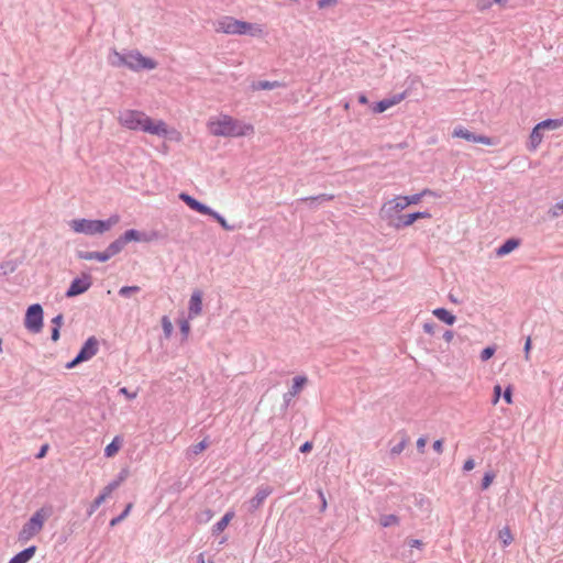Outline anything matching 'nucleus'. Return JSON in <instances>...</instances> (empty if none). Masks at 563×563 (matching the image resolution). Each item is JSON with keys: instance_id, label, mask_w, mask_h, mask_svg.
I'll return each mask as SVG.
<instances>
[{"instance_id": "f257e3e1", "label": "nucleus", "mask_w": 563, "mask_h": 563, "mask_svg": "<svg viewBox=\"0 0 563 563\" xmlns=\"http://www.w3.org/2000/svg\"><path fill=\"white\" fill-rule=\"evenodd\" d=\"M119 123L133 131H142L152 135L167 136L169 130L162 120H152L147 114L137 110H123L118 115Z\"/></svg>"}, {"instance_id": "f03ea898", "label": "nucleus", "mask_w": 563, "mask_h": 563, "mask_svg": "<svg viewBox=\"0 0 563 563\" xmlns=\"http://www.w3.org/2000/svg\"><path fill=\"white\" fill-rule=\"evenodd\" d=\"M209 131L214 136L238 137L253 131L252 125L245 124L230 115L221 114L208 122Z\"/></svg>"}, {"instance_id": "7ed1b4c3", "label": "nucleus", "mask_w": 563, "mask_h": 563, "mask_svg": "<svg viewBox=\"0 0 563 563\" xmlns=\"http://www.w3.org/2000/svg\"><path fill=\"white\" fill-rule=\"evenodd\" d=\"M214 30L218 33L230 35H244L261 36L263 29L258 24L236 20L232 16H222L214 23Z\"/></svg>"}, {"instance_id": "20e7f679", "label": "nucleus", "mask_w": 563, "mask_h": 563, "mask_svg": "<svg viewBox=\"0 0 563 563\" xmlns=\"http://www.w3.org/2000/svg\"><path fill=\"white\" fill-rule=\"evenodd\" d=\"M118 222H119V217L111 216L107 220L75 219L69 222V227L76 233H82L86 235H95V234H102V233L109 231Z\"/></svg>"}, {"instance_id": "39448f33", "label": "nucleus", "mask_w": 563, "mask_h": 563, "mask_svg": "<svg viewBox=\"0 0 563 563\" xmlns=\"http://www.w3.org/2000/svg\"><path fill=\"white\" fill-rule=\"evenodd\" d=\"M52 512V507H42L36 510L29 521L23 525L18 540L24 543L35 537L43 529L45 521L51 517Z\"/></svg>"}, {"instance_id": "423d86ee", "label": "nucleus", "mask_w": 563, "mask_h": 563, "mask_svg": "<svg viewBox=\"0 0 563 563\" xmlns=\"http://www.w3.org/2000/svg\"><path fill=\"white\" fill-rule=\"evenodd\" d=\"M408 207L406 198L404 196H397L394 199L386 201L380 208L379 214L384 220H388L390 224L396 221L400 212Z\"/></svg>"}, {"instance_id": "0eeeda50", "label": "nucleus", "mask_w": 563, "mask_h": 563, "mask_svg": "<svg viewBox=\"0 0 563 563\" xmlns=\"http://www.w3.org/2000/svg\"><path fill=\"white\" fill-rule=\"evenodd\" d=\"M156 66L157 63L154 59L143 56L139 51L126 52V67L133 71L152 70Z\"/></svg>"}, {"instance_id": "6e6552de", "label": "nucleus", "mask_w": 563, "mask_h": 563, "mask_svg": "<svg viewBox=\"0 0 563 563\" xmlns=\"http://www.w3.org/2000/svg\"><path fill=\"white\" fill-rule=\"evenodd\" d=\"M24 327L33 332L38 333L43 328V308L38 303L31 305L25 313Z\"/></svg>"}, {"instance_id": "1a4fd4ad", "label": "nucleus", "mask_w": 563, "mask_h": 563, "mask_svg": "<svg viewBox=\"0 0 563 563\" xmlns=\"http://www.w3.org/2000/svg\"><path fill=\"white\" fill-rule=\"evenodd\" d=\"M431 218V214L428 211H418L409 214H401L398 216L396 221H393V227L396 229H402L410 227L415 223V221L419 219H429Z\"/></svg>"}, {"instance_id": "9d476101", "label": "nucleus", "mask_w": 563, "mask_h": 563, "mask_svg": "<svg viewBox=\"0 0 563 563\" xmlns=\"http://www.w3.org/2000/svg\"><path fill=\"white\" fill-rule=\"evenodd\" d=\"M272 493L273 488L269 485L257 487L255 496L247 501V510L250 512L257 510Z\"/></svg>"}, {"instance_id": "9b49d317", "label": "nucleus", "mask_w": 563, "mask_h": 563, "mask_svg": "<svg viewBox=\"0 0 563 563\" xmlns=\"http://www.w3.org/2000/svg\"><path fill=\"white\" fill-rule=\"evenodd\" d=\"M99 350V342L95 336H90L81 346L77 354V362H85L93 357Z\"/></svg>"}, {"instance_id": "f8f14e48", "label": "nucleus", "mask_w": 563, "mask_h": 563, "mask_svg": "<svg viewBox=\"0 0 563 563\" xmlns=\"http://www.w3.org/2000/svg\"><path fill=\"white\" fill-rule=\"evenodd\" d=\"M307 382L308 379L306 376L294 377L290 389L283 396V406L285 408H287L291 404L292 398L296 397L302 390Z\"/></svg>"}, {"instance_id": "ddd939ff", "label": "nucleus", "mask_w": 563, "mask_h": 563, "mask_svg": "<svg viewBox=\"0 0 563 563\" xmlns=\"http://www.w3.org/2000/svg\"><path fill=\"white\" fill-rule=\"evenodd\" d=\"M91 286V277L84 276L82 278H75L66 291V297L71 298L86 292Z\"/></svg>"}, {"instance_id": "4468645a", "label": "nucleus", "mask_w": 563, "mask_h": 563, "mask_svg": "<svg viewBox=\"0 0 563 563\" xmlns=\"http://www.w3.org/2000/svg\"><path fill=\"white\" fill-rule=\"evenodd\" d=\"M453 136L462 137L468 142H473V143H481V144H485V145L493 144V142L489 137H487L485 135H477L464 128H455L453 131Z\"/></svg>"}, {"instance_id": "2eb2a0df", "label": "nucleus", "mask_w": 563, "mask_h": 563, "mask_svg": "<svg viewBox=\"0 0 563 563\" xmlns=\"http://www.w3.org/2000/svg\"><path fill=\"white\" fill-rule=\"evenodd\" d=\"M188 316L190 319L199 316L202 310V292L195 290L189 300Z\"/></svg>"}, {"instance_id": "dca6fc26", "label": "nucleus", "mask_w": 563, "mask_h": 563, "mask_svg": "<svg viewBox=\"0 0 563 563\" xmlns=\"http://www.w3.org/2000/svg\"><path fill=\"white\" fill-rule=\"evenodd\" d=\"M179 199L184 201L190 209L199 213L207 214L208 212H210V207L201 203L200 201H198L197 199H195L194 197L186 192H181L179 195Z\"/></svg>"}, {"instance_id": "f3484780", "label": "nucleus", "mask_w": 563, "mask_h": 563, "mask_svg": "<svg viewBox=\"0 0 563 563\" xmlns=\"http://www.w3.org/2000/svg\"><path fill=\"white\" fill-rule=\"evenodd\" d=\"M402 99H404V93L394 96L393 98L383 99V100L378 101L377 103H375V106L373 107V111L375 113H383L387 109L399 103Z\"/></svg>"}, {"instance_id": "a211bd4d", "label": "nucleus", "mask_w": 563, "mask_h": 563, "mask_svg": "<svg viewBox=\"0 0 563 563\" xmlns=\"http://www.w3.org/2000/svg\"><path fill=\"white\" fill-rule=\"evenodd\" d=\"M121 238H122V241L124 242V244H126L129 242H148V241H151V238L146 233L140 232L134 229H130V230L125 231L121 235Z\"/></svg>"}, {"instance_id": "6ab92c4d", "label": "nucleus", "mask_w": 563, "mask_h": 563, "mask_svg": "<svg viewBox=\"0 0 563 563\" xmlns=\"http://www.w3.org/2000/svg\"><path fill=\"white\" fill-rule=\"evenodd\" d=\"M77 257L85 261H99V262H107L109 261V254L103 252H89V251H78Z\"/></svg>"}, {"instance_id": "aec40b11", "label": "nucleus", "mask_w": 563, "mask_h": 563, "mask_svg": "<svg viewBox=\"0 0 563 563\" xmlns=\"http://www.w3.org/2000/svg\"><path fill=\"white\" fill-rule=\"evenodd\" d=\"M35 552H36V547L31 545V547L24 549L23 551L19 552L18 554H15L9 561V563H27L34 556Z\"/></svg>"}, {"instance_id": "412c9836", "label": "nucleus", "mask_w": 563, "mask_h": 563, "mask_svg": "<svg viewBox=\"0 0 563 563\" xmlns=\"http://www.w3.org/2000/svg\"><path fill=\"white\" fill-rule=\"evenodd\" d=\"M108 63L113 67H126V53L112 49L108 56Z\"/></svg>"}, {"instance_id": "4be33fe9", "label": "nucleus", "mask_w": 563, "mask_h": 563, "mask_svg": "<svg viewBox=\"0 0 563 563\" xmlns=\"http://www.w3.org/2000/svg\"><path fill=\"white\" fill-rule=\"evenodd\" d=\"M519 245V240L517 239H508L505 241L497 250L496 254L499 257H503L509 253H511Z\"/></svg>"}, {"instance_id": "5701e85b", "label": "nucleus", "mask_w": 563, "mask_h": 563, "mask_svg": "<svg viewBox=\"0 0 563 563\" xmlns=\"http://www.w3.org/2000/svg\"><path fill=\"white\" fill-rule=\"evenodd\" d=\"M432 313L439 320H441L442 322L450 324V325H452L456 320L455 316H453L450 311H448L444 308H437L433 310Z\"/></svg>"}, {"instance_id": "b1692460", "label": "nucleus", "mask_w": 563, "mask_h": 563, "mask_svg": "<svg viewBox=\"0 0 563 563\" xmlns=\"http://www.w3.org/2000/svg\"><path fill=\"white\" fill-rule=\"evenodd\" d=\"M282 87L279 81H269V80H260L252 84L251 88L253 90H272L275 88Z\"/></svg>"}, {"instance_id": "393cba45", "label": "nucleus", "mask_w": 563, "mask_h": 563, "mask_svg": "<svg viewBox=\"0 0 563 563\" xmlns=\"http://www.w3.org/2000/svg\"><path fill=\"white\" fill-rule=\"evenodd\" d=\"M125 246L122 238L120 236L115 241L111 242L108 247L104 250L107 254H109V260L114 255L119 254L123 247Z\"/></svg>"}, {"instance_id": "a878e982", "label": "nucleus", "mask_w": 563, "mask_h": 563, "mask_svg": "<svg viewBox=\"0 0 563 563\" xmlns=\"http://www.w3.org/2000/svg\"><path fill=\"white\" fill-rule=\"evenodd\" d=\"M542 137H543V130L541 128H539V125L537 124L530 134V146L532 150L537 148V146L541 143Z\"/></svg>"}, {"instance_id": "bb28decb", "label": "nucleus", "mask_w": 563, "mask_h": 563, "mask_svg": "<svg viewBox=\"0 0 563 563\" xmlns=\"http://www.w3.org/2000/svg\"><path fill=\"white\" fill-rule=\"evenodd\" d=\"M121 439L119 437H115L111 443H109L106 449H104V455L107 457H111L113 456L114 454L118 453V451L120 450L121 448Z\"/></svg>"}, {"instance_id": "cd10ccee", "label": "nucleus", "mask_w": 563, "mask_h": 563, "mask_svg": "<svg viewBox=\"0 0 563 563\" xmlns=\"http://www.w3.org/2000/svg\"><path fill=\"white\" fill-rule=\"evenodd\" d=\"M428 195H432V191L430 189H424L421 192L411 196H404V198H406V203L410 206L418 205L421 201V199Z\"/></svg>"}, {"instance_id": "c85d7f7f", "label": "nucleus", "mask_w": 563, "mask_h": 563, "mask_svg": "<svg viewBox=\"0 0 563 563\" xmlns=\"http://www.w3.org/2000/svg\"><path fill=\"white\" fill-rule=\"evenodd\" d=\"M233 518V512H227L213 527V532H222Z\"/></svg>"}, {"instance_id": "c756f323", "label": "nucleus", "mask_w": 563, "mask_h": 563, "mask_svg": "<svg viewBox=\"0 0 563 563\" xmlns=\"http://www.w3.org/2000/svg\"><path fill=\"white\" fill-rule=\"evenodd\" d=\"M207 216L212 217L227 231H233L235 229L233 225H230L220 213L212 210L211 208L210 212H208Z\"/></svg>"}, {"instance_id": "7c9ffc66", "label": "nucleus", "mask_w": 563, "mask_h": 563, "mask_svg": "<svg viewBox=\"0 0 563 563\" xmlns=\"http://www.w3.org/2000/svg\"><path fill=\"white\" fill-rule=\"evenodd\" d=\"M334 198L333 195H328V194H321L319 196H316V197H307V198H302L300 199L301 201L303 202H309L310 206H313L314 202H324V201H330Z\"/></svg>"}, {"instance_id": "2f4dec72", "label": "nucleus", "mask_w": 563, "mask_h": 563, "mask_svg": "<svg viewBox=\"0 0 563 563\" xmlns=\"http://www.w3.org/2000/svg\"><path fill=\"white\" fill-rule=\"evenodd\" d=\"M498 538L505 547L509 545L514 540L510 529L508 527H505L499 531Z\"/></svg>"}, {"instance_id": "473e14b6", "label": "nucleus", "mask_w": 563, "mask_h": 563, "mask_svg": "<svg viewBox=\"0 0 563 563\" xmlns=\"http://www.w3.org/2000/svg\"><path fill=\"white\" fill-rule=\"evenodd\" d=\"M398 522L399 519L395 515H383L379 519V523L385 528L398 525Z\"/></svg>"}, {"instance_id": "72a5a7b5", "label": "nucleus", "mask_w": 563, "mask_h": 563, "mask_svg": "<svg viewBox=\"0 0 563 563\" xmlns=\"http://www.w3.org/2000/svg\"><path fill=\"white\" fill-rule=\"evenodd\" d=\"M131 509H132V504H128L125 509L118 517L111 519L110 526L114 527V526L119 525L121 521H123L129 516Z\"/></svg>"}, {"instance_id": "f704fd0d", "label": "nucleus", "mask_w": 563, "mask_h": 563, "mask_svg": "<svg viewBox=\"0 0 563 563\" xmlns=\"http://www.w3.org/2000/svg\"><path fill=\"white\" fill-rule=\"evenodd\" d=\"M120 485V481H113L110 484H108L102 493L99 495V497H103V501L112 494L114 489H117Z\"/></svg>"}, {"instance_id": "c9c22d12", "label": "nucleus", "mask_w": 563, "mask_h": 563, "mask_svg": "<svg viewBox=\"0 0 563 563\" xmlns=\"http://www.w3.org/2000/svg\"><path fill=\"white\" fill-rule=\"evenodd\" d=\"M538 125L543 131H545V130H554V129L559 128L560 123L556 120L548 119V120L541 121L540 123H538Z\"/></svg>"}, {"instance_id": "e433bc0d", "label": "nucleus", "mask_w": 563, "mask_h": 563, "mask_svg": "<svg viewBox=\"0 0 563 563\" xmlns=\"http://www.w3.org/2000/svg\"><path fill=\"white\" fill-rule=\"evenodd\" d=\"M15 268H16V265L13 262H11V261L4 262V263L0 264V275L11 274L15 271Z\"/></svg>"}, {"instance_id": "4c0bfd02", "label": "nucleus", "mask_w": 563, "mask_h": 563, "mask_svg": "<svg viewBox=\"0 0 563 563\" xmlns=\"http://www.w3.org/2000/svg\"><path fill=\"white\" fill-rule=\"evenodd\" d=\"M140 291L139 286H123L119 290V295L121 297H130L132 294H136Z\"/></svg>"}, {"instance_id": "58836bf2", "label": "nucleus", "mask_w": 563, "mask_h": 563, "mask_svg": "<svg viewBox=\"0 0 563 563\" xmlns=\"http://www.w3.org/2000/svg\"><path fill=\"white\" fill-rule=\"evenodd\" d=\"M494 478H495V474L493 472H486L482 479V484H481L482 489L483 490L487 489L492 485Z\"/></svg>"}, {"instance_id": "ea45409f", "label": "nucleus", "mask_w": 563, "mask_h": 563, "mask_svg": "<svg viewBox=\"0 0 563 563\" xmlns=\"http://www.w3.org/2000/svg\"><path fill=\"white\" fill-rule=\"evenodd\" d=\"M549 214L551 218H559L563 214V200L560 202H556L550 210Z\"/></svg>"}, {"instance_id": "a19ab883", "label": "nucleus", "mask_w": 563, "mask_h": 563, "mask_svg": "<svg viewBox=\"0 0 563 563\" xmlns=\"http://www.w3.org/2000/svg\"><path fill=\"white\" fill-rule=\"evenodd\" d=\"M407 443H408V439L406 437H404L399 443H397L396 445H394L391 448L390 453L393 455L400 454L404 451V449L406 448Z\"/></svg>"}, {"instance_id": "79ce46f5", "label": "nucleus", "mask_w": 563, "mask_h": 563, "mask_svg": "<svg viewBox=\"0 0 563 563\" xmlns=\"http://www.w3.org/2000/svg\"><path fill=\"white\" fill-rule=\"evenodd\" d=\"M208 445H209V443L205 439L190 448L191 453L197 455V454L201 453L202 451H205L208 448Z\"/></svg>"}, {"instance_id": "37998d69", "label": "nucleus", "mask_w": 563, "mask_h": 563, "mask_svg": "<svg viewBox=\"0 0 563 563\" xmlns=\"http://www.w3.org/2000/svg\"><path fill=\"white\" fill-rule=\"evenodd\" d=\"M496 349L494 346H487L481 352V360L483 362L488 361L494 354Z\"/></svg>"}, {"instance_id": "c03bdc74", "label": "nucleus", "mask_w": 563, "mask_h": 563, "mask_svg": "<svg viewBox=\"0 0 563 563\" xmlns=\"http://www.w3.org/2000/svg\"><path fill=\"white\" fill-rule=\"evenodd\" d=\"M103 503V497L98 496L90 505L87 511L88 516L90 517Z\"/></svg>"}, {"instance_id": "a18cd8bd", "label": "nucleus", "mask_w": 563, "mask_h": 563, "mask_svg": "<svg viewBox=\"0 0 563 563\" xmlns=\"http://www.w3.org/2000/svg\"><path fill=\"white\" fill-rule=\"evenodd\" d=\"M179 327H180L181 334L186 339L188 336V334H189V331H190V324H189L188 320H181L179 322Z\"/></svg>"}, {"instance_id": "49530a36", "label": "nucleus", "mask_w": 563, "mask_h": 563, "mask_svg": "<svg viewBox=\"0 0 563 563\" xmlns=\"http://www.w3.org/2000/svg\"><path fill=\"white\" fill-rule=\"evenodd\" d=\"M163 329L167 336L172 333L173 325H172L170 321L167 319V317L163 318Z\"/></svg>"}, {"instance_id": "de8ad7c7", "label": "nucleus", "mask_w": 563, "mask_h": 563, "mask_svg": "<svg viewBox=\"0 0 563 563\" xmlns=\"http://www.w3.org/2000/svg\"><path fill=\"white\" fill-rule=\"evenodd\" d=\"M493 5V0H478L477 8L484 11Z\"/></svg>"}, {"instance_id": "09e8293b", "label": "nucleus", "mask_w": 563, "mask_h": 563, "mask_svg": "<svg viewBox=\"0 0 563 563\" xmlns=\"http://www.w3.org/2000/svg\"><path fill=\"white\" fill-rule=\"evenodd\" d=\"M336 3V0H319L318 1V8L324 9L330 5H334Z\"/></svg>"}, {"instance_id": "8fccbe9b", "label": "nucleus", "mask_w": 563, "mask_h": 563, "mask_svg": "<svg viewBox=\"0 0 563 563\" xmlns=\"http://www.w3.org/2000/svg\"><path fill=\"white\" fill-rule=\"evenodd\" d=\"M474 467H475V462H474V460H473V459H467V460L464 462L463 471H464V472H470V471H472Z\"/></svg>"}, {"instance_id": "3c124183", "label": "nucleus", "mask_w": 563, "mask_h": 563, "mask_svg": "<svg viewBox=\"0 0 563 563\" xmlns=\"http://www.w3.org/2000/svg\"><path fill=\"white\" fill-rule=\"evenodd\" d=\"M530 350H531V339L530 336L527 338L526 340V343H525V358L528 361L529 360V355H530Z\"/></svg>"}, {"instance_id": "603ef678", "label": "nucleus", "mask_w": 563, "mask_h": 563, "mask_svg": "<svg viewBox=\"0 0 563 563\" xmlns=\"http://www.w3.org/2000/svg\"><path fill=\"white\" fill-rule=\"evenodd\" d=\"M119 393L124 395L128 399H134L136 397V393H130L125 387L120 388Z\"/></svg>"}, {"instance_id": "864d4df0", "label": "nucleus", "mask_w": 563, "mask_h": 563, "mask_svg": "<svg viewBox=\"0 0 563 563\" xmlns=\"http://www.w3.org/2000/svg\"><path fill=\"white\" fill-rule=\"evenodd\" d=\"M500 395H501V387L499 385H496L494 387V399H493V404H497V401L499 400L500 398Z\"/></svg>"}, {"instance_id": "5fc2aeb1", "label": "nucleus", "mask_w": 563, "mask_h": 563, "mask_svg": "<svg viewBox=\"0 0 563 563\" xmlns=\"http://www.w3.org/2000/svg\"><path fill=\"white\" fill-rule=\"evenodd\" d=\"M503 398L507 404L512 402V394H511V389L509 387L504 391Z\"/></svg>"}, {"instance_id": "6e6d98bb", "label": "nucleus", "mask_w": 563, "mask_h": 563, "mask_svg": "<svg viewBox=\"0 0 563 563\" xmlns=\"http://www.w3.org/2000/svg\"><path fill=\"white\" fill-rule=\"evenodd\" d=\"M311 450H312V443H311V442H309V441L305 442V443L300 446V449H299V451H300L301 453H308V452H310Z\"/></svg>"}, {"instance_id": "4d7b16f0", "label": "nucleus", "mask_w": 563, "mask_h": 563, "mask_svg": "<svg viewBox=\"0 0 563 563\" xmlns=\"http://www.w3.org/2000/svg\"><path fill=\"white\" fill-rule=\"evenodd\" d=\"M433 450L438 453H442L443 451V441L442 440H437L433 442Z\"/></svg>"}, {"instance_id": "13d9d810", "label": "nucleus", "mask_w": 563, "mask_h": 563, "mask_svg": "<svg viewBox=\"0 0 563 563\" xmlns=\"http://www.w3.org/2000/svg\"><path fill=\"white\" fill-rule=\"evenodd\" d=\"M52 323L54 324L55 328L60 329L62 323H63V314H57L56 317H54L52 320Z\"/></svg>"}, {"instance_id": "bf43d9fd", "label": "nucleus", "mask_w": 563, "mask_h": 563, "mask_svg": "<svg viewBox=\"0 0 563 563\" xmlns=\"http://www.w3.org/2000/svg\"><path fill=\"white\" fill-rule=\"evenodd\" d=\"M426 443H427V439L421 437L417 440V449L420 451V452H423V449L426 446Z\"/></svg>"}, {"instance_id": "052dcab7", "label": "nucleus", "mask_w": 563, "mask_h": 563, "mask_svg": "<svg viewBox=\"0 0 563 563\" xmlns=\"http://www.w3.org/2000/svg\"><path fill=\"white\" fill-rule=\"evenodd\" d=\"M419 504L421 507H424L426 510H429V507H430V501L428 498H424L423 496H419Z\"/></svg>"}, {"instance_id": "680f3d73", "label": "nucleus", "mask_w": 563, "mask_h": 563, "mask_svg": "<svg viewBox=\"0 0 563 563\" xmlns=\"http://www.w3.org/2000/svg\"><path fill=\"white\" fill-rule=\"evenodd\" d=\"M408 545L410 548H420L422 545V542L420 540H418V539H410L408 541Z\"/></svg>"}, {"instance_id": "e2e57ef3", "label": "nucleus", "mask_w": 563, "mask_h": 563, "mask_svg": "<svg viewBox=\"0 0 563 563\" xmlns=\"http://www.w3.org/2000/svg\"><path fill=\"white\" fill-rule=\"evenodd\" d=\"M319 497L321 499V511H324L327 508V499L321 490H319Z\"/></svg>"}, {"instance_id": "0e129e2a", "label": "nucleus", "mask_w": 563, "mask_h": 563, "mask_svg": "<svg viewBox=\"0 0 563 563\" xmlns=\"http://www.w3.org/2000/svg\"><path fill=\"white\" fill-rule=\"evenodd\" d=\"M47 449H48V445L45 444L41 448L40 452L36 454V457L37 459H42L45 456L46 452H47Z\"/></svg>"}, {"instance_id": "69168bd1", "label": "nucleus", "mask_w": 563, "mask_h": 563, "mask_svg": "<svg viewBox=\"0 0 563 563\" xmlns=\"http://www.w3.org/2000/svg\"><path fill=\"white\" fill-rule=\"evenodd\" d=\"M59 339V328L53 327L52 329V340L57 341Z\"/></svg>"}, {"instance_id": "338daca9", "label": "nucleus", "mask_w": 563, "mask_h": 563, "mask_svg": "<svg viewBox=\"0 0 563 563\" xmlns=\"http://www.w3.org/2000/svg\"><path fill=\"white\" fill-rule=\"evenodd\" d=\"M454 334L452 331H445L444 334H443V339L446 341V342H451L452 339H453Z\"/></svg>"}, {"instance_id": "774afa93", "label": "nucleus", "mask_w": 563, "mask_h": 563, "mask_svg": "<svg viewBox=\"0 0 563 563\" xmlns=\"http://www.w3.org/2000/svg\"><path fill=\"white\" fill-rule=\"evenodd\" d=\"M423 330H424L426 333H429V334L433 333V324L424 323L423 324Z\"/></svg>"}]
</instances>
